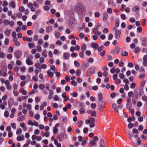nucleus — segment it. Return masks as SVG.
Returning a JSON list of instances; mask_svg holds the SVG:
<instances>
[{"mask_svg": "<svg viewBox=\"0 0 147 147\" xmlns=\"http://www.w3.org/2000/svg\"><path fill=\"white\" fill-rule=\"evenodd\" d=\"M76 8L78 10H79L82 14H84L86 13V10L84 6L82 4L80 3H78L76 5Z\"/></svg>", "mask_w": 147, "mask_h": 147, "instance_id": "obj_1", "label": "nucleus"}, {"mask_svg": "<svg viewBox=\"0 0 147 147\" xmlns=\"http://www.w3.org/2000/svg\"><path fill=\"white\" fill-rule=\"evenodd\" d=\"M95 68L94 67H90L87 70V73L86 75V76H89L90 74H92L94 72Z\"/></svg>", "mask_w": 147, "mask_h": 147, "instance_id": "obj_2", "label": "nucleus"}, {"mask_svg": "<svg viewBox=\"0 0 147 147\" xmlns=\"http://www.w3.org/2000/svg\"><path fill=\"white\" fill-rule=\"evenodd\" d=\"M33 56L32 55H30L26 59V63L28 65H32L33 64L32 61L31 59H32Z\"/></svg>", "mask_w": 147, "mask_h": 147, "instance_id": "obj_3", "label": "nucleus"}, {"mask_svg": "<svg viewBox=\"0 0 147 147\" xmlns=\"http://www.w3.org/2000/svg\"><path fill=\"white\" fill-rule=\"evenodd\" d=\"M131 10L133 12L138 13L140 11V7L138 5L135 6L132 8Z\"/></svg>", "mask_w": 147, "mask_h": 147, "instance_id": "obj_4", "label": "nucleus"}, {"mask_svg": "<svg viewBox=\"0 0 147 147\" xmlns=\"http://www.w3.org/2000/svg\"><path fill=\"white\" fill-rule=\"evenodd\" d=\"M22 54V51L19 50H18L16 52H15L14 53L15 57L18 59L20 57V56Z\"/></svg>", "mask_w": 147, "mask_h": 147, "instance_id": "obj_5", "label": "nucleus"}, {"mask_svg": "<svg viewBox=\"0 0 147 147\" xmlns=\"http://www.w3.org/2000/svg\"><path fill=\"white\" fill-rule=\"evenodd\" d=\"M121 32L120 31L116 30L115 31V37L117 39H119L120 38Z\"/></svg>", "mask_w": 147, "mask_h": 147, "instance_id": "obj_6", "label": "nucleus"}, {"mask_svg": "<svg viewBox=\"0 0 147 147\" xmlns=\"http://www.w3.org/2000/svg\"><path fill=\"white\" fill-rule=\"evenodd\" d=\"M92 47L95 50L97 49L98 46V45L96 43L94 42H92L91 44Z\"/></svg>", "mask_w": 147, "mask_h": 147, "instance_id": "obj_7", "label": "nucleus"}, {"mask_svg": "<svg viewBox=\"0 0 147 147\" xmlns=\"http://www.w3.org/2000/svg\"><path fill=\"white\" fill-rule=\"evenodd\" d=\"M69 53L67 52L64 53L63 55V58L66 60L68 59L69 58Z\"/></svg>", "mask_w": 147, "mask_h": 147, "instance_id": "obj_8", "label": "nucleus"}, {"mask_svg": "<svg viewBox=\"0 0 147 147\" xmlns=\"http://www.w3.org/2000/svg\"><path fill=\"white\" fill-rule=\"evenodd\" d=\"M108 17V13L106 12H105L103 14V20L104 21H106Z\"/></svg>", "mask_w": 147, "mask_h": 147, "instance_id": "obj_9", "label": "nucleus"}, {"mask_svg": "<svg viewBox=\"0 0 147 147\" xmlns=\"http://www.w3.org/2000/svg\"><path fill=\"white\" fill-rule=\"evenodd\" d=\"M23 39L24 41L26 40V41H27L28 42H31L32 40V38H28V37H26L24 36L23 37Z\"/></svg>", "mask_w": 147, "mask_h": 147, "instance_id": "obj_10", "label": "nucleus"}, {"mask_svg": "<svg viewBox=\"0 0 147 147\" xmlns=\"http://www.w3.org/2000/svg\"><path fill=\"white\" fill-rule=\"evenodd\" d=\"M25 119V116L22 115L17 118V120L19 121H22Z\"/></svg>", "mask_w": 147, "mask_h": 147, "instance_id": "obj_11", "label": "nucleus"}, {"mask_svg": "<svg viewBox=\"0 0 147 147\" xmlns=\"http://www.w3.org/2000/svg\"><path fill=\"white\" fill-rule=\"evenodd\" d=\"M47 73L50 78H52L53 77V73L51 72L50 70H49L47 71Z\"/></svg>", "mask_w": 147, "mask_h": 147, "instance_id": "obj_12", "label": "nucleus"}, {"mask_svg": "<svg viewBox=\"0 0 147 147\" xmlns=\"http://www.w3.org/2000/svg\"><path fill=\"white\" fill-rule=\"evenodd\" d=\"M10 82L9 81H7L6 82L5 85L7 86V88L9 90H11V86L9 84Z\"/></svg>", "mask_w": 147, "mask_h": 147, "instance_id": "obj_13", "label": "nucleus"}, {"mask_svg": "<svg viewBox=\"0 0 147 147\" xmlns=\"http://www.w3.org/2000/svg\"><path fill=\"white\" fill-rule=\"evenodd\" d=\"M53 30L52 27L51 26H48L46 29V31L47 32H49Z\"/></svg>", "mask_w": 147, "mask_h": 147, "instance_id": "obj_14", "label": "nucleus"}, {"mask_svg": "<svg viewBox=\"0 0 147 147\" xmlns=\"http://www.w3.org/2000/svg\"><path fill=\"white\" fill-rule=\"evenodd\" d=\"M24 139V137L23 135H22L20 136H18L16 138L17 140L19 141L23 140Z\"/></svg>", "mask_w": 147, "mask_h": 147, "instance_id": "obj_15", "label": "nucleus"}, {"mask_svg": "<svg viewBox=\"0 0 147 147\" xmlns=\"http://www.w3.org/2000/svg\"><path fill=\"white\" fill-rule=\"evenodd\" d=\"M19 91L20 93H21L23 95H25L26 94H27V92H26V91L25 90L22 89V88H21L19 90Z\"/></svg>", "mask_w": 147, "mask_h": 147, "instance_id": "obj_16", "label": "nucleus"}, {"mask_svg": "<svg viewBox=\"0 0 147 147\" xmlns=\"http://www.w3.org/2000/svg\"><path fill=\"white\" fill-rule=\"evenodd\" d=\"M11 33V30L8 29L4 31V33L6 35L9 36L10 34Z\"/></svg>", "mask_w": 147, "mask_h": 147, "instance_id": "obj_17", "label": "nucleus"}, {"mask_svg": "<svg viewBox=\"0 0 147 147\" xmlns=\"http://www.w3.org/2000/svg\"><path fill=\"white\" fill-rule=\"evenodd\" d=\"M9 5L10 7H11L12 8H14L15 7L16 4L13 1H12L9 3Z\"/></svg>", "mask_w": 147, "mask_h": 147, "instance_id": "obj_18", "label": "nucleus"}, {"mask_svg": "<svg viewBox=\"0 0 147 147\" xmlns=\"http://www.w3.org/2000/svg\"><path fill=\"white\" fill-rule=\"evenodd\" d=\"M142 43L144 46L146 45H147V40L145 38H143Z\"/></svg>", "mask_w": 147, "mask_h": 147, "instance_id": "obj_19", "label": "nucleus"}, {"mask_svg": "<svg viewBox=\"0 0 147 147\" xmlns=\"http://www.w3.org/2000/svg\"><path fill=\"white\" fill-rule=\"evenodd\" d=\"M82 65L84 67H85V69H86L87 67L89 66V63H86L85 62H83L82 63Z\"/></svg>", "mask_w": 147, "mask_h": 147, "instance_id": "obj_20", "label": "nucleus"}, {"mask_svg": "<svg viewBox=\"0 0 147 147\" xmlns=\"http://www.w3.org/2000/svg\"><path fill=\"white\" fill-rule=\"evenodd\" d=\"M141 50L140 48L139 47H136L135 48L134 50V52L135 53H138Z\"/></svg>", "mask_w": 147, "mask_h": 147, "instance_id": "obj_21", "label": "nucleus"}, {"mask_svg": "<svg viewBox=\"0 0 147 147\" xmlns=\"http://www.w3.org/2000/svg\"><path fill=\"white\" fill-rule=\"evenodd\" d=\"M28 45L29 47L31 48H34L35 47V44L33 43H29Z\"/></svg>", "mask_w": 147, "mask_h": 147, "instance_id": "obj_22", "label": "nucleus"}, {"mask_svg": "<svg viewBox=\"0 0 147 147\" xmlns=\"http://www.w3.org/2000/svg\"><path fill=\"white\" fill-rule=\"evenodd\" d=\"M102 95L101 93H99L98 95V98L99 101H102Z\"/></svg>", "mask_w": 147, "mask_h": 147, "instance_id": "obj_23", "label": "nucleus"}, {"mask_svg": "<svg viewBox=\"0 0 147 147\" xmlns=\"http://www.w3.org/2000/svg\"><path fill=\"white\" fill-rule=\"evenodd\" d=\"M3 23L5 25L7 26L9 24V21L5 19L3 20Z\"/></svg>", "mask_w": 147, "mask_h": 147, "instance_id": "obj_24", "label": "nucleus"}, {"mask_svg": "<svg viewBox=\"0 0 147 147\" xmlns=\"http://www.w3.org/2000/svg\"><path fill=\"white\" fill-rule=\"evenodd\" d=\"M81 48L83 51H85L86 49V45L85 44H84L81 47Z\"/></svg>", "mask_w": 147, "mask_h": 147, "instance_id": "obj_25", "label": "nucleus"}, {"mask_svg": "<svg viewBox=\"0 0 147 147\" xmlns=\"http://www.w3.org/2000/svg\"><path fill=\"white\" fill-rule=\"evenodd\" d=\"M80 112L82 114H84L85 113V110L84 108H81L80 110Z\"/></svg>", "mask_w": 147, "mask_h": 147, "instance_id": "obj_26", "label": "nucleus"}, {"mask_svg": "<svg viewBox=\"0 0 147 147\" xmlns=\"http://www.w3.org/2000/svg\"><path fill=\"white\" fill-rule=\"evenodd\" d=\"M100 147H105V144L102 139L101 140L100 143Z\"/></svg>", "mask_w": 147, "mask_h": 147, "instance_id": "obj_27", "label": "nucleus"}, {"mask_svg": "<svg viewBox=\"0 0 147 147\" xmlns=\"http://www.w3.org/2000/svg\"><path fill=\"white\" fill-rule=\"evenodd\" d=\"M74 64L75 66L76 67L79 66L80 65V64L79 62L76 61H74Z\"/></svg>", "mask_w": 147, "mask_h": 147, "instance_id": "obj_28", "label": "nucleus"}, {"mask_svg": "<svg viewBox=\"0 0 147 147\" xmlns=\"http://www.w3.org/2000/svg\"><path fill=\"white\" fill-rule=\"evenodd\" d=\"M55 35L56 38H58L60 35V33L59 32H55L54 33Z\"/></svg>", "mask_w": 147, "mask_h": 147, "instance_id": "obj_29", "label": "nucleus"}, {"mask_svg": "<svg viewBox=\"0 0 147 147\" xmlns=\"http://www.w3.org/2000/svg\"><path fill=\"white\" fill-rule=\"evenodd\" d=\"M22 133V130L20 128H19L18 129H17L16 131V134L17 135H20Z\"/></svg>", "mask_w": 147, "mask_h": 147, "instance_id": "obj_30", "label": "nucleus"}, {"mask_svg": "<svg viewBox=\"0 0 147 147\" xmlns=\"http://www.w3.org/2000/svg\"><path fill=\"white\" fill-rule=\"evenodd\" d=\"M98 26H97L93 30V32L94 34H96L98 32Z\"/></svg>", "mask_w": 147, "mask_h": 147, "instance_id": "obj_31", "label": "nucleus"}, {"mask_svg": "<svg viewBox=\"0 0 147 147\" xmlns=\"http://www.w3.org/2000/svg\"><path fill=\"white\" fill-rule=\"evenodd\" d=\"M9 42V40L8 38H6L4 40V44L6 45H7Z\"/></svg>", "mask_w": 147, "mask_h": 147, "instance_id": "obj_32", "label": "nucleus"}, {"mask_svg": "<svg viewBox=\"0 0 147 147\" xmlns=\"http://www.w3.org/2000/svg\"><path fill=\"white\" fill-rule=\"evenodd\" d=\"M8 3L6 1H3L2 6L3 7H6L8 5Z\"/></svg>", "mask_w": 147, "mask_h": 147, "instance_id": "obj_33", "label": "nucleus"}, {"mask_svg": "<svg viewBox=\"0 0 147 147\" xmlns=\"http://www.w3.org/2000/svg\"><path fill=\"white\" fill-rule=\"evenodd\" d=\"M58 131V129L56 127H54V129L53 130V133L54 134H56Z\"/></svg>", "mask_w": 147, "mask_h": 147, "instance_id": "obj_34", "label": "nucleus"}, {"mask_svg": "<svg viewBox=\"0 0 147 147\" xmlns=\"http://www.w3.org/2000/svg\"><path fill=\"white\" fill-rule=\"evenodd\" d=\"M3 73L2 76L3 77H6L7 76V69L5 68V70L3 71L2 72Z\"/></svg>", "mask_w": 147, "mask_h": 147, "instance_id": "obj_35", "label": "nucleus"}, {"mask_svg": "<svg viewBox=\"0 0 147 147\" xmlns=\"http://www.w3.org/2000/svg\"><path fill=\"white\" fill-rule=\"evenodd\" d=\"M131 99L130 98H128L127 100V104L126 105L127 106H128L129 105H130L131 103Z\"/></svg>", "mask_w": 147, "mask_h": 147, "instance_id": "obj_36", "label": "nucleus"}, {"mask_svg": "<svg viewBox=\"0 0 147 147\" xmlns=\"http://www.w3.org/2000/svg\"><path fill=\"white\" fill-rule=\"evenodd\" d=\"M96 142L94 141H91L89 143V145L90 146H94L96 144Z\"/></svg>", "mask_w": 147, "mask_h": 147, "instance_id": "obj_37", "label": "nucleus"}, {"mask_svg": "<svg viewBox=\"0 0 147 147\" xmlns=\"http://www.w3.org/2000/svg\"><path fill=\"white\" fill-rule=\"evenodd\" d=\"M40 132V130L38 129H36L34 131V134L36 135H38L39 134Z\"/></svg>", "mask_w": 147, "mask_h": 147, "instance_id": "obj_38", "label": "nucleus"}, {"mask_svg": "<svg viewBox=\"0 0 147 147\" xmlns=\"http://www.w3.org/2000/svg\"><path fill=\"white\" fill-rule=\"evenodd\" d=\"M81 73V71L80 70H77L76 71V74L78 76H79Z\"/></svg>", "mask_w": 147, "mask_h": 147, "instance_id": "obj_39", "label": "nucleus"}, {"mask_svg": "<svg viewBox=\"0 0 147 147\" xmlns=\"http://www.w3.org/2000/svg\"><path fill=\"white\" fill-rule=\"evenodd\" d=\"M47 51L46 50H44L42 53V55L45 57H47Z\"/></svg>", "mask_w": 147, "mask_h": 147, "instance_id": "obj_40", "label": "nucleus"}, {"mask_svg": "<svg viewBox=\"0 0 147 147\" xmlns=\"http://www.w3.org/2000/svg\"><path fill=\"white\" fill-rule=\"evenodd\" d=\"M41 10L40 9H38L36 11L35 13L36 15L38 16L40 15L41 14Z\"/></svg>", "mask_w": 147, "mask_h": 147, "instance_id": "obj_41", "label": "nucleus"}, {"mask_svg": "<svg viewBox=\"0 0 147 147\" xmlns=\"http://www.w3.org/2000/svg\"><path fill=\"white\" fill-rule=\"evenodd\" d=\"M32 80L34 81H37L38 80V76L37 75L34 76L32 77Z\"/></svg>", "mask_w": 147, "mask_h": 147, "instance_id": "obj_42", "label": "nucleus"}, {"mask_svg": "<svg viewBox=\"0 0 147 147\" xmlns=\"http://www.w3.org/2000/svg\"><path fill=\"white\" fill-rule=\"evenodd\" d=\"M5 56V54L3 52H1L0 53V57L1 58H3Z\"/></svg>", "mask_w": 147, "mask_h": 147, "instance_id": "obj_43", "label": "nucleus"}, {"mask_svg": "<svg viewBox=\"0 0 147 147\" xmlns=\"http://www.w3.org/2000/svg\"><path fill=\"white\" fill-rule=\"evenodd\" d=\"M13 93L14 96H18L19 95V92L18 91L14 90L13 92Z\"/></svg>", "mask_w": 147, "mask_h": 147, "instance_id": "obj_44", "label": "nucleus"}, {"mask_svg": "<svg viewBox=\"0 0 147 147\" xmlns=\"http://www.w3.org/2000/svg\"><path fill=\"white\" fill-rule=\"evenodd\" d=\"M37 51L39 52H41L42 50L41 46L39 45H37L36 47Z\"/></svg>", "mask_w": 147, "mask_h": 147, "instance_id": "obj_45", "label": "nucleus"}, {"mask_svg": "<svg viewBox=\"0 0 147 147\" xmlns=\"http://www.w3.org/2000/svg\"><path fill=\"white\" fill-rule=\"evenodd\" d=\"M39 61L40 63H43L44 62V59L43 57H41L40 58Z\"/></svg>", "mask_w": 147, "mask_h": 147, "instance_id": "obj_46", "label": "nucleus"}, {"mask_svg": "<svg viewBox=\"0 0 147 147\" xmlns=\"http://www.w3.org/2000/svg\"><path fill=\"white\" fill-rule=\"evenodd\" d=\"M128 55V53L126 51H123L122 52V55L123 56H127Z\"/></svg>", "mask_w": 147, "mask_h": 147, "instance_id": "obj_47", "label": "nucleus"}, {"mask_svg": "<svg viewBox=\"0 0 147 147\" xmlns=\"http://www.w3.org/2000/svg\"><path fill=\"white\" fill-rule=\"evenodd\" d=\"M0 81L2 83H4L6 84V82L7 81H9V80H5L3 78H1L0 79Z\"/></svg>", "mask_w": 147, "mask_h": 147, "instance_id": "obj_48", "label": "nucleus"}, {"mask_svg": "<svg viewBox=\"0 0 147 147\" xmlns=\"http://www.w3.org/2000/svg\"><path fill=\"white\" fill-rule=\"evenodd\" d=\"M40 115L38 114H36L34 116V117L36 119L38 120L40 118Z\"/></svg>", "mask_w": 147, "mask_h": 147, "instance_id": "obj_49", "label": "nucleus"}, {"mask_svg": "<svg viewBox=\"0 0 147 147\" xmlns=\"http://www.w3.org/2000/svg\"><path fill=\"white\" fill-rule=\"evenodd\" d=\"M43 41L41 38H39L38 40V44L40 45H41L43 43Z\"/></svg>", "mask_w": 147, "mask_h": 147, "instance_id": "obj_50", "label": "nucleus"}, {"mask_svg": "<svg viewBox=\"0 0 147 147\" xmlns=\"http://www.w3.org/2000/svg\"><path fill=\"white\" fill-rule=\"evenodd\" d=\"M25 11V8L23 6H21L19 8V11L21 12H24Z\"/></svg>", "mask_w": 147, "mask_h": 147, "instance_id": "obj_51", "label": "nucleus"}, {"mask_svg": "<svg viewBox=\"0 0 147 147\" xmlns=\"http://www.w3.org/2000/svg\"><path fill=\"white\" fill-rule=\"evenodd\" d=\"M91 107V108L93 109H94L96 107V105L95 103H92L90 105Z\"/></svg>", "mask_w": 147, "mask_h": 147, "instance_id": "obj_52", "label": "nucleus"}, {"mask_svg": "<svg viewBox=\"0 0 147 147\" xmlns=\"http://www.w3.org/2000/svg\"><path fill=\"white\" fill-rule=\"evenodd\" d=\"M104 48V47L103 46H101L99 47L98 48H97V49L98 50V51L99 52L101 51H102Z\"/></svg>", "mask_w": 147, "mask_h": 147, "instance_id": "obj_53", "label": "nucleus"}, {"mask_svg": "<svg viewBox=\"0 0 147 147\" xmlns=\"http://www.w3.org/2000/svg\"><path fill=\"white\" fill-rule=\"evenodd\" d=\"M121 17L123 20H125L126 19L125 15V14L122 13L121 14Z\"/></svg>", "mask_w": 147, "mask_h": 147, "instance_id": "obj_54", "label": "nucleus"}, {"mask_svg": "<svg viewBox=\"0 0 147 147\" xmlns=\"http://www.w3.org/2000/svg\"><path fill=\"white\" fill-rule=\"evenodd\" d=\"M142 100L145 102L147 101V96H144L142 97Z\"/></svg>", "mask_w": 147, "mask_h": 147, "instance_id": "obj_55", "label": "nucleus"}, {"mask_svg": "<svg viewBox=\"0 0 147 147\" xmlns=\"http://www.w3.org/2000/svg\"><path fill=\"white\" fill-rule=\"evenodd\" d=\"M33 5L35 7L37 8H38L39 6V5L36 2V1H34L33 2Z\"/></svg>", "mask_w": 147, "mask_h": 147, "instance_id": "obj_56", "label": "nucleus"}, {"mask_svg": "<svg viewBox=\"0 0 147 147\" xmlns=\"http://www.w3.org/2000/svg\"><path fill=\"white\" fill-rule=\"evenodd\" d=\"M38 127L40 129H43L45 128L44 125L42 124L39 125L38 126Z\"/></svg>", "mask_w": 147, "mask_h": 147, "instance_id": "obj_57", "label": "nucleus"}, {"mask_svg": "<svg viewBox=\"0 0 147 147\" xmlns=\"http://www.w3.org/2000/svg\"><path fill=\"white\" fill-rule=\"evenodd\" d=\"M27 33L28 35H30L33 33V32L31 30H28L27 31Z\"/></svg>", "mask_w": 147, "mask_h": 147, "instance_id": "obj_58", "label": "nucleus"}, {"mask_svg": "<svg viewBox=\"0 0 147 147\" xmlns=\"http://www.w3.org/2000/svg\"><path fill=\"white\" fill-rule=\"evenodd\" d=\"M91 115L93 117H95L96 115V113L95 111L91 112Z\"/></svg>", "mask_w": 147, "mask_h": 147, "instance_id": "obj_59", "label": "nucleus"}, {"mask_svg": "<svg viewBox=\"0 0 147 147\" xmlns=\"http://www.w3.org/2000/svg\"><path fill=\"white\" fill-rule=\"evenodd\" d=\"M78 54L76 53H73L71 54V56L72 57H76L78 56Z\"/></svg>", "mask_w": 147, "mask_h": 147, "instance_id": "obj_60", "label": "nucleus"}, {"mask_svg": "<svg viewBox=\"0 0 147 147\" xmlns=\"http://www.w3.org/2000/svg\"><path fill=\"white\" fill-rule=\"evenodd\" d=\"M107 12L109 14H111L112 12V11L111 8H109L107 10Z\"/></svg>", "mask_w": 147, "mask_h": 147, "instance_id": "obj_61", "label": "nucleus"}, {"mask_svg": "<svg viewBox=\"0 0 147 147\" xmlns=\"http://www.w3.org/2000/svg\"><path fill=\"white\" fill-rule=\"evenodd\" d=\"M26 108H27V109L29 111L30 110H31V105L30 104H28L27 105Z\"/></svg>", "mask_w": 147, "mask_h": 147, "instance_id": "obj_62", "label": "nucleus"}, {"mask_svg": "<svg viewBox=\"0 0 147 147\" xmlns=\"http://www.w3.org/2000/svg\"><path fill=\"white\" fill-rule=\"evenodd\" d=\"M4 116L6 117H7L9 116V114L8 111H5L4 113Z\"/></svg>", "mask_w": 147, "mask_h": 147, "instance_id": "obj_63", "label": "nucleus"}, {"mask_svg": "<svg viewBox=\"0 0 147 147\" xmlns=\"http://www.w3.org/2000/svg\"><path fill=\"white\" fill-rule=\"evenodd\" d=\"M8 51L9 53H12L13 51V49L11 47H9L8 49Z\"/></svg>", "mask_w": 147, "mask_h": 147, "instance_id": "obj_64", "label": "nucleus"}]
</instances>
